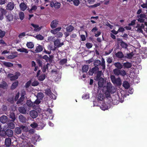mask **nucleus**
Segmentation results:
<instances>
[{
  "label": "nucleus",
  "mask_w": 147,
  "mask_h": 147,
  "mask_svg": "<svg viewBox=\"0 0 147 147\" xmlns=\"http://www.w3.org/2000/svg\"><path fill=\"white\" fill-rule=\"evenodd\" d=\"M20 75L19 72H17L16 73L15 75L12 74H9L8 75L7 77L11 80H13L17 79Z\"/></svg>",
  "instance_id": "obj_4"
},
{
  "label": "nucleus",
  "mask_w": 147,
  "mask_h": 147,
  "mask_svg": "<svg viewBox=\"0 0 147 147\" xmlns=\"http://www.w3.org/2000/svg\"><path fill=\"white\" fill-rule=\"evenodd\" d=\"M17 51L20 52L24 53H27L28 52V51L27 49L22 47L18 49Z\"/></svg>",
  "instance_id": "obj_26"
},
{
  "label": "nucleus",
  "mask_w": 147,
  "mask_h": 147,
  "mask_svg": "<svg viewBox=\"0 0 147 147\" xmlns=\"http://www.w3.org/2000/svg\"><path fill=\"white\" fill-rule=\"evenodd\" d=\"M109 105L108 103H102L100 106V108L103 111L107 110L109 108Z\"/></svg>",
  "instance_id": "obj_16"
},
{
  "label": "nucleus",
  "mask_w": 147,
  "mask_h": 147,
  "mask_svg": "<svg viewBox=\"0 0 147 147\" xmlns=\"http://www.w3.org/2000/svg\"><path fill=\"white\" fill-rule=\"evenodd\" d=\"M89 68V67L88 65H85L83 66L82 67V70L83 72H86Z\"/></svg>",
  "instance_id": "obj_37"
},
{
  "label": "nucleus",
  "mask_w": 147,
  "mask_h": 147,
  "mask_svg": "<svg viewBox=\"0 0 147 147\" xmlns=\"http://www.w3.org/2000/svg\"><path fill=\"white\" fill-rule=\"evenodd\" d=\"M20 10L22 11H24L27 8V7L26 4L24 3H22L20 5Z\"/></svg>",
  "instance_id": "obj_20"
},
{
  "label": "nucleus",
  "mask_w": 147,
  "mask_h": 147,
  "mask_svg": "<svg viewBox=\"0 0 147 147\" xmlns=\"http://www.w3.org/2000/svg\"><path fill=\"white\" fill-rule=\"evenodd\" d=\"M38 40H42L44 39V37L41 35L38 34L34 36Z\"/></svg>",
  "instance_id": "obj_43"
},
{
  "label": "nucleus",
  "mask_w": 147,
  "mask_h": 147,
  "mask_svg": "<svg viewBox=\"0 0 147 147\" xmlns=\"http://www.w3.org/2000/svg\"><path fill=\"white\" fill-rule=\"evenodd\" d=\"M5 31H2L0 29V38H2L5 35Z\"/></svg>",
  "instance_id": "obj_52"
},
{
  "label": "nucleus",
  "mask_w": 147,
  "mask_h": 147,
  "mask_svg": "<svg viewBox=\"0 0 147 147\" xmlns=\"http://www.w3.org/2000/svg\"><path fill=\"white\" fill-rule=\"evenodd\" d=\"M47 114H49L48 116H49V119H52L53 116L52 115V111L51 109H48L46 111Z\"/></svg>",
  "instance_id": "obj_22"
},
{
  "label": "nucleus",
  "mask_w": 147,
  "mask_h": 147,
  "mask_svg": "<svg viewBox=\"0 0 147 147\" xmlns=\"http://www.w3.org/2000/svg\"><path fill=\"white\" fill-rule=\"evenodd\" d=\"M19 119L21 122L22 123H25L27 121L26 118L22 115H20L19 116Z\"/></svg>",
  "instance_id": "obj_21"
},
{
  "label": "nucleus",
  "mask_w": 147,
  "mask_h": 147,
  "mask_svg": "<svg viewBox=\"0 0 147 147\" xmlns=\"http://www.w3.org/2000/svg\"><path fill=\"white\" fill-rule=\"evenodd\" d=\"M30 126L33 128H35L38 126L37 124L35 123L34 122L30 125Z\"/></svg>",
  "instance_id": "obj_61"
},
{
  "label": "nucleus",
  "mask_w": 147,
  "mask_h": 147,
  "mask_svg": "<svg viewBox=\"0 0 147 147\" xmlns=\"http://www.w3.org/2000/svg\"><path fill=\"white\" fill-rule=\"evenodd\" d=\"M5 133L8 136L10 137L13 136V132L11 130L8 129L6 130V132L5 131Z\"/></svg>",
  "instance_id": "obj_23"
},
{
  "label": "nucleus",
  "mask_w": 147,
  "mask_h": 147,
  "mask_svg": "<svg viewBox=\"0 0 147 147\" xmlns=\"http://www.w3.org/2000/svg\"><path fill=\"white\" fill-rule=\"evenodd\" d=\"M26 92L24 90H23L22 91V93L21 94V97L19 99L17 102V104H22L23 103L22 102L24 100V95L25 94Z\"/></svg>",
  "instance_id": "obj_6"
},
{
  "label": "nucleus",
  "mask_w": 147,
  "mask_h": 147,
  "mask_svg": "<svg viewBox=\"0 0 147 147\" xmlns=\"http://www.w3.org/2000/svg\"><path fill=\"white\" fill-rule=\"evenodd\" d=\"M110 78L111 81L113 84H116L117 85H120L121 84V81L119 78H116L115 76L113 75H111Z\"/></svg>",
  "instance_id": "obj_3"
},
{
  "label": "nucleus",
  "mask_w": 147,
  "mask_h": 147,
  "mask_svg": "<svg viewBox=\"0 0 147 147\" xmlns=\"http://www.w3.org/2000/svg\"><path fill=\"white\" fill-rule=\"evenodd\" d=\"M105 98V96L103 94H99L98 96V99L100 101H102Z\"/></svg>",
  "instance_id": "obj_30"
},
{
  "label": "nucleus",
  "mask_w": 147,
  "mask_h": 147,
  "mask_svg": "<svg viewBox=\"0 0 147 147\" xmlns=\"http://www.w3.org/2000/svg\"><path fill=\"white\" fill-rule=\"evenodd\" d=\"M54 44L55 46L57 47H60L63 45V42H61L59 39L55 40L54 42Z\"/></svg>",
  "instance_id": "obj_17"
},
{
  "label": "nucleus",
  "mask_w": 147,
  "mask_h": 147,
  "mask_svg": "<svg viewBox=\"0 0 147 147\" xmlns=\"http://www.w3.org/2000/svg\"><path fill=\"white\" fill-rule=\"evenodd\" d=\"M31 9L29 10V12L30 13H32L33 12L35 11L37 9V6L36 5H32L31 7Z\"/></svg>",
  "instance_id": "obj_25"
},
{
  "label": "nucleus",
  "mask_w": 147,
  "mask_h": 147,
  "mask_svg": "<svg viewBox=\"0 0 147 147\" xmlns=\"http://www.w3.org/2000/svg\"><path fill=\"white\" fill-rule=\"evenodd\" d=\"M61 29V27H59L55 29L51 30V32L52 34L56 35L60 31Z\"/></svg>",
  "instance_id": "obj_14"
},
{
  "label": "nucleus",
  "mask_w": 147,
  "mask_h": 147,
  "mask_svg": "<svg viewBox=\"0 0 147 147\" xmlns=\"http://www.w3.org/2000/svg\"><path fill=\"white\" fill-rule=\"evenodd\" d=\"M121 45L122 47L125 48H126L127 47V45L126 44L123 42H121Z\"/></svg>",
  "instance_id": "obj_64"
},
{
  "label": "nucleus",
  "mask_w": 147,
  "mask_h": 147,
  "mask_svg": "<svg viewBox=\"0 0 147 147\" xmlns=\"http://www.w3.org/2000/svg\"><path fill=\"white\" fill-rule=\"evenodd\" d=\"M41 140L40 136L37 134H35L33 136L31 140V142L35 144L36 142L39 141Z\"/></svg>",
  "instance_id": "obj_7"
},
{
  "label": "nucleus",
  "mask_w": 147,
  "mask_h": 147,
  "mask_svg": "<svg viewBox=\"0 0 147 147\" xmlns=\"http://www.w3.org/2000/svg\"><path fill=\"white\" fill-rule=\"evenodd\" d=\"M86 47L88 49L91 48L92 46V43L89 42L86 43Z\"/></svg>",
  "instance_id": "obj_58"
},
{
  "label": "nucleus",
  "mask_w": 147,
  "mask_h": 147,
  "mask_svg": "<svg viewBox=\"0 0 147 147\" xmlns=\"http://www.w3.org/2000/svg\"><path fill=\"white\" fill-rule=\"evenodd\" d=\"M31 25L34 28V31L36 32L40 31L42 28V26L39 27L38 25L33 24H31Z\"/></svg>",
  "instance_id": "obj_15"
},
{
  "label": "nucleus",
  "mask_w": 147,
  "mask_h": 147,
  "mask_svg": "<svg viewBox=\"0 0 147 147\" xmlns=\"http://www.w3.org/2000/svg\"><path fill=\"white\" fill-rule=\"evenodd\" d=\"M48 65H50V64L49 63H47L46 65H44L42 69V71L43 72L46 71V69L48 67Z\"/></svg>",
  "instance_id": "obj_56"
},
{
  "label": "nucleus",
  "mask_w": 147,
  "mask_h": 147,
  "mask_svg": "<svg viewBox=\"0 0 147 147\" xmlns=\"http://www.w3.org/2000/svg\"><path fill=\"white\" fill-rule=\"evenodd\" d=\"M21 129H22L23 131H28V127L24 125H22L20 127Z\"/></svg>",
  "instance_id": "obj_55"
},
{
  "label": "nucleus",
  "mask_w": 147,
  "mask_h": 147,
  "mask_svg": "<svg viewBox=\"0 0 147 147\" xmlns=\"http://www.w3.org/2000/svg\"><path fill=\"white\" fill-rule=\"evenodd\" d=\"M38 79L40 81H43L45 78V74H42L37 77Z\"/></svg>",
  "instance_id": "obj_33"
},
{
  "label": "nucleus",
  "mask_w": 147,
  "mask_h": 147,
  "mask_svg": "<svg viewBox=\"0 0 147 147\" xmlns=\"http://www.w3.org/2000/svg\"><path fill=\"white\" fill-rule=\"evenodd\" d=\"M113 72L114 74L116 76H119L120 75V70L118 69H115L113 70Z\"/></svg>",
  "instance_id": "obj_35"
},
{
  "label": "nucleus",
  "mask_w": 147,
  "mask_h": 147,
  "mask_svg": "<svg viewBox=\"0 0 147 147\" xmlns=\"http://www.w3.org/2000/svg\"><path fill=\"white\" fill-rule=\"evenodd\" d=\"M30 115L33 118H35L38 116V113L37 111L35 110H32L30 112Z\"/></svg>",
  "instance_id": "obj_13"
},
{
  "label": "nucleus",
  "mask_w": 147,
  "mask_h": 147,
  "mask_svg": "<svg viewBox=\"0 0 147 147\" xmlns=\"http://www.w3.org/2000/svg\"><path fill=\"white\" fill-rule=\"evenodd\" d=\"M104 82V79L102 78H100L98 82V86L100 87H102Z\"/></svg>",
  "instance_id": "obj_24"
},
{
  "label": "nucleus",
  "mask_w": 147,
  "mask_h": 147,
  "mask_svg": "<svg viewBox=\"0 0 147 147\" xmlns=\"http://www.w3.org/2000/svg\"><path fill=\"white\" fill-rule=\"evenodd\" d=\"M73 3L75 6H77L79 5L80 1L78 0H75L73 1Z\"/></svg>",
  "instance_id": "obj_62"
},
{
  "label": "nucleus",
  "mask_w": 147,
  "mask_h": 147,
  "mask_svg": "<svg viewBox=\"0 0 147 147\" xmlns=\"http://www.w3.org/2000/svg\"><path fill=\"white\" fill-rule=\"evenodd\" d=\"M146 16L145 14H141L139 16H138V22L141 23L144 22Z\"/></svg>",
  "instance_id": "obj_10"
},
{
  "label": "nucleus",
  "mask_w": 147,
  "mask_h": 147,
  "mask_svg": "<svg viewBox=\"0 0 147 147\" xmlns=\"http://www.w3.org/2000/svg\"><path fill=\"white\" fill-rule=\"evenodd\" d=\"M18 110L19 111L23 114H25L26 113V110L25 108L23 107H20L19 108Z\"/></svg>",
  "instance_id": "obj_27"
},
{
  "label": "nucleus",
  "mask_w": 147,
  "mask_h": 147,
  "mask_svg": "<svg viewBox=\"0 0 147 147\" xmlns=\"http://www.w3.org/2000/svg\"><path fill=\"white\" fill-rule=\"evenodd\" d=\"M14 4L13 2H9L6 6V9L8 10L11 11L14 8Z\"/></svg>",
  "instance_id": "obj_8"
},
{
  "label": "nucleus",
  "mask_w": 147,
  "mask_h": 147,
  "mask_svg": "<svg viewBox=\"0 0 147 147\" xmlns=\"http://www.w3.org/2000/svg\"><path fill=\"white\" fill-rule=\"evenodd\" d=\"M18 82H15L13 83L11 86V89H13L15 88L18 86Z\"/></svg>",
  "instance_id": "obj_46"
},
{
  "label": "nucleus",
  "mask_w": 147,
  "mask_h": 147,
  "mask_svg": "<svg viewBox=\"0 0 147 147\" xmlns=\"http://www.w3.org/2000/svg\"><path fill=\"white\" fill-rule=\"evenodd\" d=\"M116 56L120 58H121L124 57V55L121 52H118L116 54Z\"/></svg>",
  "instance_id": "obj_36"
},
{
  "label": "nucleus",
  "mask_w": 147,
  "mask_h": 147,
  "mask_svg": "<svg viewBox=\"0 0 147 147\" xmlns=\"http://www.w3.org/2000/svg\"><path fill=\"white\" fill-rule=\"evenodd\" d=\"M74 27L71 26H67L66 28V30L67 32H71L74 29Z\"/></svg>",
  "instance_id": "obj_45"
},
{
  "label": "nucleus",
  "mask_w": 147,
  "mask_h": 147,
  "mask_svg": "<svg viewBox=\"0 0 147 147\" xmlns=\"http://www.w3.org/2000/svg\"><path fill=\"white\" fill-rule=\"evenodd\" d=\"M123 65L124 67L127 68H129L131 66V64L129 62H126L123 63Z\"/></svg>",
  "instance_id": "obj_41"
},
{
  "label": "nucleus",
  "mask_w": 147,
  "mask_h": 147,
  "mask_svg": "<svg viewBox=\"0 0 147 147\" xmlns=\"http://www.w3.org/2000/svg\"><path fill=\"white\" fill-rule=\"evenodd\" d=\"M120 75L122 76H124L126 74L125 71L123 69L120 70Z\"/></svg>",
  "instance_id": "obj_57"
},
{
  "label": "nucleus",
  "mask_w": 147,
  "mask_h": 147,
  "mask_svg": "<svg viewBox=\"0 0 147 147\" xmlns=\"http://www.w3.org/2000/svg\"><path fill=\"white\" fill-rule=\"evenodd\" d=\"M61 4L60 3L56 2L55 3L51 2L50 3V6L52 7H54L55 8L58 9L60 7Z\"/></svg>",
  "instance_id": "obj_9"
},
{
  "label": "nucleus",
  "mask_w": 147,
  "mask_h": 147,
  "mask_svg": "<svg viewBox=\"0 0 147 147\" xmlns=\"http://www.w3.org/2000/svg\"><path fill=\"white\" fill-rule=\"evenodd\" d=\"M147 56V49L144 48L139 49L138 53V63L141 61V58L143 59L145 58Z\"/></svg>",
  "instance_id": "obj_2"
},
{
  "label": "nucleus",
  "mask_w": 147,
  "mask_h": 147,
  "mask_svg": "<svg viewBox=\"0 0 147 147\" xmlns=\"http://www.w3.org/2000/svg\"><path fill=\"white\" fill-rule=\"evenodd\" d=\"M82 97L84 99H86L88 98H89V94H84L83 95Z\"/></svg>",
  "instance_id": "obj_54"
},
{
  "label": "nucleus",
  "mask_w": 147,
  "mask_h": 147,
  "mask_svg": "<svg viewBox=\"0 0 147 147\" xmlns=\"http://www.w3.org/2000/svg\"><path fill=\"white\" fill-rule=\"evenodd\" d=\"M7 121V117L5 115H3L0 117V121L3 123H5Z\"/></svg>",
  "instance_id": "obj_18"
},
{
  "label": "nucleus",
  "mask_w": 147,
  "mask_h": 147,
  "mask_svg": "<svg viewBox=\"0 0 147 147\" xmlns=\"http://www.w3.org/2000/svg\"><path fill=\"white\" fill-rule=\"evenodd\" d=\"M114 87L112 86L110 82H108L106 86L103 87L102 92L104 93L107 97H109L111 94L114 93L115 92Z\"/></svg>",
  "instance_id": "obj_1"
},
{
  "label": "nucleus",
  "mask_w": 147,
  "mask_h": 147,
  "mask_svg": "<svg viewBox=\"0 0 147 147\" xmlns=\"http://www.w3.org/2000/svg\"><path fill=\"white\" fill-rule=\"evenodd\" d=\"M58 21L57 20H53L51 23L50 26L52 29L56 28L57 26Z\"/></svg>",
  "instance_id": "obj_12"
},
{
  "label": "nucleus",
  "mask_w": 147,
  "mask_h": 147,
  "mask_svg": "<svg viewBox=\"0 0 147 147\" xmlns=\"http://www.w3.org/2000/svg\"><path fill=\"white\" fill-rule=\"evenodd\" d=\"M98 69L97 67H94L92 69V71L93 72H94V73H96L97 71L98 70Z\"/></svg>",
  "instance_id": "obj_63"
},
{
  "label": "nucleus",
  "mask_w": 147,
  "mask_h": 147,
  "mask_svg": "<svg viewBox=\"0 0 147 147\" xmlns=\"http://www.w3.org/2000/svg\"><path fill=\"white\" fill-rule=\"evenodd\" d=\"M63 34L62 32H59L56 35V36L57 38L61 37L62 36Z\"/></svg>",
  "instance_id": "obj_59"
},
{
  "label": "nucleus",
  "mask_w": 147,
  "mask_h": 147,
  "mask_svg": "<svg viewBox=\"0 0 147 147\" xmlns=\"http://www.w3.org/2000/svg\"><path fill=\"white\" fill-rule=\"evenodd\" d=\"M38 129H43V127L45 126V124L43 123L42 124H39L38 123Z\"/></svg>",
  "instance_id": "obj_48"
},
{
  "label": "nucleus",
  "mask_w": 147,
  "mask_h": 147,
  "mask_svg": "<svg viewBox=\"0 0 147 147\" xmlns=\"http://www.w3.org/2000/svg\"><path fill=\"white\" fill-rule=\"evenodd\" d=\"M30 139L29 138L24 140L23 143L22 147H35L30 144Z\"/></svg>",
  "instance_id": "obj_5"
},
{
  "label": "nucleus",
  "mask_w": 147,
  "mask_h": 147,
  "mask_svg": "<svg viewBox=\"0 0 147 147\" xmlns=\"http://www.w3.org/2000/svg\"><path fill=\"white\" fill-rule=\"evenodd\" d=\"M133 55L134 54L133 53L131 52L129 53H127L126 55L125 56V57L130 59H131Z\"/></svg>",
  "instance_id": "obj_44"
},
{
  "label": "nucleus",
  "mask_w": 147,
  "mask_h": 147,
  "mask_svg": "<svg viewBox=\"0 0 147 147\" xmlns=\"http://www.w3.org/2000/svg\"><path fill=\"white\" fill-rule=\"evenodd\" d=\"M6 18L9 21H12L13 19V15L11 13L8 14V15L6 16Z\"/></svg>",
  "instance_id": "obj_29"
},
{
  "label": "nucleus",
  "mask_w": 147,
  "mask_h": 147,
  "mask_svg": "<svg viewBox=\"0 0 147 147\" xmlns=\"http://www.w3.org/2000/svg\"><path fill=\"white\" fill-rule=\"evenodd\" d=\"M39 83L37 81H35L32 83V85L33 86H37Z\"/></svg>",
  "instance_id": "obj_60"
},
{
  "label": "nucleus",
  "mask_w": 147,
  "mask_h": 147,
  "mask_svg": "<svg viewBox=\"0 0 147 147\" xmlns=\"http://www.w3.org/2000/svg\"><path fill=\"white\" fill-rule=\"evenodd\" d=\"M114 65L116 67L119 69H121L123 67L122 65L119 62L115 63Z\"/></svg>",
  "instance_id": "obj_28"
},
{
  "label": "nucleus",
  "mask_w": 147,
  "mask_h": 147,
  "mask_svg": "<svg viewBox=\"0 0 147 147\" xmlns=\"http://www.w3.org/2000/svg\"><path fill=\"white\" fill-rule=\"evenodd\" d=\"M26 104L28 107H32L34 106V103L30 100H27Z\"/></svg>",
  "instance_id": "obj_38"
},
{
  "label": "nucleus",
  "mask_w": 147,
  "mask_h": 147,
  "mask_svg": "<svg viewBox=\"0 0 147 147\" xmlns=\"http://www.w3.org/2000/svg\"><path fill=\"white\" fill-rule=\"evenodd\" d=\"M43 97V94L41 92L39 93L37 95V98L41 100Z\"/></svg>",
  "instance_id": "obj_49"
},
{
  "label": "nucleus",
  "mask_w": 147,
  "mask_h": 147,
  "mask_svg": "<svg viewBox=\"0 0 147 147\" xmlns=\"http://www.w3.org/2000/svg\"><path fill=\"white\" fill-rule=\"evenodd\" d=\"M15 131L16 134H19L21 133L22 129L21 127H17L15 129Z\"/></svg>",
  "instance_id": "obj_40"
},
{
  "label": "nucleus",
  "mask_w": 147,
  "mask_h": 147,
  "mask_svg": "<svg viewBox=\"0 0 147 147\" xmlns=\"http://www.w3.org/2000/svg\"><path fill=\"white\" fill-rule=\"evenodd\" d=\"M42 50V47L41 45H39L36 47L35 50L34 51H32V50H31V51L34 53H36L41 52Z\"/></svg>",
  "instance_id": "obj_11"
},
{
  "label": "nucleus",
  "mask_w": 147,
  "mask_h": 147,
  "mask_svg": "<svg viewBox=\"0 0 147 147\" xmlns=\"http://www.w3.org/2000/svg\"><path fill=\"white\" fill-rule=\"evenodd\" d=\"M123 86L125 89H128L129 87V84L126 81L124 82Z\"/></svg>",
  "instance_id": "obj_34"
},
{
  "label": "nucleus",
  "mask_w": 147,
  "mask_h": 147,
  "mask_svg": "<svg viewBox=\"0 0 147 147\" xmlns=\"http://www.w3.org/2000/svg\"><path fill=\"white\" fill-rule=\"evenodd\" d=\"M11 140L10 138H8L5 139V144L6 146H9L11 145Z\"/></svg>",
  "instance_id": "obj_19"
},
{
  "label": "nucleus",
  "mask_w": 147,
  "mask_h": 147,
  "mask_svg": "<svg viewBox=\"0 0 147 147\" xmlns=\"http://www.w3.org/2000/svg\"><path fill=\"white\" fill-rule=\"evenodd\" d=\"M26 46L29 49H32L34 47V45L32 42H27Z\"/></svg>",
  "instance_id": "obj_32"
},
{
  "label": "nucleus",
  "mask_w": 147,
  "mask_h": 147,
  "mask_svg": "<svg viewBox=\"0 0 147 147\" xmlns=\"http://www.w3.org/2000/svg\"><path fill=\"white\" fill-rule=\"evenodd\" d=\"M3 64L5 66L7 67H11L13 66V64L10 62H5Z\"/></svg>",
  "instance_id": "obj_39"
},
{
  "label": "nucleus",
  "mask_w": 147,
  "mask_h": 147,
  "mask_svg": "<svg viewBox=\"0 0 147 147\" xmlns=\"http://www.w3.org/2000/svg\"><path fill=\"white\" fill-rule=\"evenodd\" d=\"M17 56L14 54H12L7 56V57L9 59H13Z\"/></svg>",
  "instance_id": "obj_51"
},
{
  "label": "nucleus",
  "mask_w": 147,
  "mask_h": 147,
  "mask_svg": "<svg viewBox=\"0 0 147 147\" xmlns=\"http://www.w3.org/2000/svg\"><path fill=\"white\" fill-rule=\"evenodd\" d=\"M19 16L20 19L21 20H23L24 18V13L22 12H20L19 13Z\"/></svg>",
  "instance_id": "obj_47"
},
{
  "label": "nucleus",
  "mask_w": 147,
  "mask_h": 147,
  "mask_svg": "<svg viewBox=\"0 0 147 147\" xmlns=\"http://www.w3.org/2000/svg\"><path fill=\"white\" fill-rule=\"evenodd\" d=\"M15 127L14 123L13 122H10L8 124V127L11 129H13Z\"/></svg>",
  "instance_id": "obj_31"
},
{
  "label": "nucleus",
  "mask_w": 147,
  "mask_h": 147,
  "mask_svg": "<svg viewBox=\"0 0 147 147\" xmlns=\"http://www.w3.org/2000/svg\"><path fill=\"white\" fill-rule=\"evenodd\" d=\"M10 118L12 119V121H14L16 117L14 113L13 112H11L10 113Z\"/></svg>",
  "instance_id": "obj_42"
},
{
  "label": "nucleus",
  "mask_w": 147,
  "mask_h": 147,
  "mask_svg": "<svg viewBox=\"0 0 147 147\" xmlns=\"http://www.w3.org/2000/svg\"><path fill=\"white\" fill-rule=\"evenodd\" d=\"M45 94L48 95L50 96L52 93L51 91L49 89H47L45 90Z\"/></svg>",
  "instance_id": "obj_50"
},
{
  "label": "nucleus",
  "mask_w": 147,
  "mask_h": 147,
  "mask_svg": "<svg viewBox=\"0 0 147 147\" xmlns=\"http://www.w3.org/2000/svg\"><path fill=\"white\" fill-rule=\"evenodd\" d=\"M0 11L1 14L4 15H5L7 13V11L5 9H3V8H0Z\"/></svg>",
  "instance_id": "obj_53"
}]
</instances>
